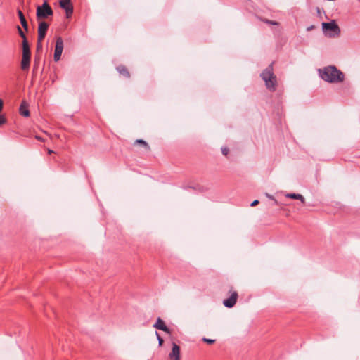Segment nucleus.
Masks as SVG:
<instances>
[{"label": "nucleus", "instance_id": "1", "mask_svg": "<svg viewBox=\"0 0 360 360\" xmlns=\"http://www.w3.org/2000/svg\"><path fill=\"white\" fill-rule=\"evenodd\" d=\"M319 71L321 77L330 83H339L345 79L344 74L335 66L325 67Z\"/></svg>", "mask_w": 360, "mask_h": 360}, {"label": "nucleus", "instance_id": "2", "mask_svg": "<svg viewBox=\"0 0 360 360\" xmlns=\"http://www.w3.org/2000/svg\"><path fill=\"white\" fill-rule=\"evenodd\" d=\"M261 77L265 82V85L269 90L271 91L276 90L277 79L276 75L273 72L272 65H270L262 72Z\"/></svg>", "mask_w": 360, "mask_h": 360}, {"label": "nucleus", "instance_id": "3", "mask_svg": "<svg viewBox=\"0 0 360 360\" xmlns=\"http://www.w3.org/2000/svg\"><path fill=\"white\" fill-rule=\"evenodd\" d=\"M30 49L28 42L22 43V56L21 60V68L27 70L30 68Z\"/></svg>", "mask_w": 360, "mask_h": 360}, {"label": "nucleus", "instance_id": "4", "mask_svg": "<svg viewBox=\"0 0 360 360\" xmlns=\"http://www.w3.org/2000/svg\"><path fill=\"white\" fill-rule=\"evenodd\" d=\"M53 15V10L49 5L47 1H45L42 6H39L37 8V17L38 20L46 18L48 16Z\"/></svg>", "mask_w": 360, "mask_h": 360}, {"label": "nucleus", "instance_id": "5", "mask_svg": "<svg viewBox=\"0 0 360 360\" xmlns=\"http://www.w3.org/2000/svg\"><path fill=\"white\" fill-rule=\"evenodd\" d=\"M322 27L323 31H330L331 33L328 34L330 37H338L340 34V29L335 21L330 22H323Z\"/></svg>", "mask_w": 360, "mask_h": 360}, {"label": "nucleus", "instance_id": "6", "mask_svg": "<svg viewBox=\"0 0 360 360\" xmlns=\"http://www.w3.org/2000/svg\"><path fill=\"white\" fill-rule=\"evenodd\" d=\"M63 50V41L60 37H57L54 52V60L58 61Z\"/></svg>", "mask_w": 360, "mask_h": 360}, {"label": "nucleus", "instance_id": "7", "mask_svg": "<svg viewBox=\"0 0 360 360\" xmlns=\"http://www.w3.org/2000/svg\"><path fill=\"white\" fill-rule=\"evenodd\" d=\"M49 27V23L45 21H40L39 22L38 37H37V38H39V41L44 40Z\"/></svg>", "mask_w": 360, "mask_h": 360}, {"label": "nucleus", "instance_id": "8", "mask_svg": "<svg viewBox=\"0 0 360 360\" xmlns=\"http://www.w3.org/2000/svg\"><path fill=\"white\" fill-rule=\"evenodd\" d=\"M172 351L168 355L169 360H181L180 347L175 342H172Z\"/></svg>", "mask_w": 360, "mask_h": 360}, {"label": "nucleus", "instance_id": "9", "mask_svg": "<svg viewBox=\"0 0 360 360\" xmlns=\"http://www.w3.org/2000/svg\"><path fill=\"white\" fill-rule=\"evenodd\" d=\"M237 299H238L237 292H236V291L232 292L230 297L224 300L223 302V304L226 307H229V308L233 307L235 305V304L237 301Z\"/></svg>", "mask_w": 360, "mask_h": 360}, {"label": "nucleus", "instance_id": "10", "mask_svg": "<svg viewBox=\"0 0 360 360\" xmlns=\"http://www.w3.org/2000/svg\"><path fill=\"white\" fill-rule=\"evenodd\" d=\"M153 327L157 329L162 330L167 333H169V329L165 326V322L160 318L157 319V321L153 325Z\"/></svg>", "mask_w": 360, "mask_h": 360}, {"label": "nucleus", "instance_id": "11", "mask_svg": "<svg viewBox=\"0 0 360 360\" xmlns=\"http://www.w3.org/2000/svg\"><path fill=\"white\" fill-rule=\"evenodd\" d=\"M20 113L25 117L30 116V111L28 110V104L25 101H22L20 107Z\"/></svg>", "mask_w": 360, "mask_h": 360}, {"label": "nucleus", "instance_id": "12", "mask_svg": "<svg viewBox=\"0 0 360 360\" xmlns=\"http://www.w3.org/2000/svg\"><path fill=\"white\" fill-rule=\"evenodd\" d=\"M286 198L295 199V200H299L301 201L302 204H305L306 200L305 198L301 194H296V193H286L285 195Z\"/></svg>", "mask_w": 360, "mask_h": 360}, {"label": "nucleus", "instance_id": "13", "mask_svg": "<svg viewBox=\"0 0 360 360\" xmlns=\"http://www.w3.org/2000/svg\"><path fill=\"white\" fill-rule=\"evenodd\" d=\"M18 15L19 16L22 26L23 27V28L25 30H28V24L27 22V20H26L22 12L20 10L18 11Z\"/></svg>", "mask_w": 360, "mask_h": 360}, {"label": "nucleus", "instance_id": "14", "mask_svg": "<svg viewBox=\"0 0 360 360\" xmlns=\"http://www.w3.org/2000/svg\"><path fill=\"white\" fill-rule=\"evenodd\" d=\"M117 70L121 75L126 77L127 78H129L130 77L129 72L124 66L120 65L117 68Z\"/></svg>", "mask_w": 360, "mask_h": 360}, {"label": "nucleus", "instance_id": "15", "mask_svg": "<svg viewBox=\"0 0 360 360\" xmlns=\"http://www.w3.org/2000/svg\"><path fill=\"white\" fill-rule=\"evenodd\" d=\"M71 0H60V6L66 10L70 7H72V6L71 5V3H70Z\"/></svg>", "mask_w": 360, "mask_h": 360}, {"label": "nucleus", "instance_id": "16", "mask_svg": "<svg viewBox=\"0 0 360 360\" xmlns=\"http://www.w3.org/2000/svg\"><path fill=\"white\" fill-rule=\"evenodd\" d=\"M139 144L143 146L145 148H146L148 150H150V147L148 144L142 139H137L134 141V145Z\"/></svg>", "mask_w": 360, "mask_h": 360}, {"label": "nucleus", "instance_id": "17", "mask_svg": "<svg viewBox=\"0 0 360 360\" xmlns=\"http://www.w3.org/2000/svg\"><path fill=\"white\" fill-rule=\"evenodd\" d=\"M17 28H18V31L20 36L22 38V43L28 42L27 37H26L25 33L22 32V29L19 26H18Z\"/></svg>", "mask_w": 360, "mask_h": 360}, {"label": "nucleus", "instance_id": "18", "mask_svg": "<svg viewBox=\"0 0 360 360\" xmlns=\"http://www.w3.org/2000/svg\"><path fill=\"white\" fill-rule=\"evenodd\" d=\"M202 341L204 342H206V343L210 344V345L213 344V343L215 342V340H214V339H209V338H202Z\"/></svg>", "mask_w": 360, "mask_h": 360}, {"label": "nucleus", "instance_id": "19", "mask_svg": "<svg viewBox=\"0 0 360 360\" xmlns=\"http://www.w3.org/2000/svg\"><path fill=\"white\" fill-rule=\"evenodd\" d=\"M65 11H66V16H67V18H70L72 15V12H73L72 6L69 8H68V9H66Z\"/></svg>", "mask_w": 360, "mask_h": 360}, {"label": "nucleus", "instance_id": "20", "mask_svg": "<svg viewBox=\"0 0 360 360\" xmlns=\"http://www.w3.org/2000/svg\"><path fill=\"white\" fill-rule=\"evenodd\" d=\"M264 22H265L267 24L273 25H278V22L270 20H267V19L264 20Z\"/></svg>", "mask_w": 360, "mask_h": 360}, {"label": "nucleus", "instance_id": "21", "mask_svg": "<svg viewBox=\"0 0 360 360\" xmlns=\"http://www.w3.org/2000/svg\"><path fill=\"white\" fill-rule=\"evenodd\" d=\"M155 335H156L157 338H158V340L159 345H160V346H162V344H163V342H164V341H163V339L160 336V335H159V333H157V332H156V333H155Z\"/></svg>", "mask_w": 360, "mask_h": 360}, {"label": "nucleus", "instance_id": "22", "mask_svg": "<svg viewBox=\"0 0 360 360\" xmlns=\"http://www.w3.org/2000/svg\"><path fill=\"white\" fill-rule=\"evenodd\" d=\"M42 41L43 40L39 41V38H37V51H39L40 49H41V48H42V44H41Z\"/></svg>", "mask_w": 360, "mask_h": 360}, {"label": "nucleus", "instance_id": "23", "mask_svg": "<svg viewBox=\"0 0 360 360\" xmlns=\"http://www.w3.org/2000/svg\"><path fill=\"white\" fill-rule=\"evenodd\" d=\"M221 152L223 155H227L229 154V150L228 148L224 147L221 148Z\"/></svg>", "mask_w": 360, "mask_h": 360}, {"label": "nucleus", "instance_id": "24", "mask_svg": "<svg viewBox=\"0 0 360 360\" xmlns=\"http://www.w3.org/2000/svg\"><path fill=\"white\" fill-rule=\"evenodd\" d=\"M6 119L4 115H0V126L6 123Z\"/></svg>", "mask_w": 360, "mask_h": 360}, {"label": "nucleus", "instance_id": "25", "mask_svg": "<svg viewBox=\"0 0 360 360\" xmlns=\"http://www.w3.org/2000/svg\"><path fill=\"white\" fill-rule=\"evenodd\" d=\"M259 204V200H255L252 203H251V206L252 207H254V206H256Z\"/></svg>", "mask_w": 360, "mask_h": 360}, {"label": "nucleus", "instance_id": "26", "mask_svg": "<svg viewBox=\"0 0 360 360\" xmlns=\"http://www.w3.org/2000/svg\"><path fill=\"white\" fill-rule=\"evenodd\" d=\"M3 101L0 98V112H1L2 109H3Z\"/></svg>", "mask_w": 360, "mask_h": 360}, {"label": "nucleus", "instance_id": "27", "mask_svg": "<svg viewBox=\"0 0 360 360\" xmlns=\"http://www.w3.org/2000/svg\"><path fill=\"white\" fill-rule=\"evenodd\" d=\"M266 195L269 198L274 200L275 202H276V203H277V201L274 198V197H273L272 195H269V194H268V193H266Z\"/></svg>", "mask_w": 360, "mask_h": 360}, {"label": "nucleus", "instance_id": "28", "mask_svg": "<svg viewBox=\"0 0 360 360\" xmlns=\"http://www.w3.org/2000/svg\"><path fill=\"white\" fill-rule=\"evenodd\" d=\"M47 152H48V153H49V154H51V153H54V152H53L52 150H51V149H48V150H47Z\"/></svg>", "mask_w": 360, "mask_h": 360}, {"label": "nucleus", "instance_id": "29", "mask_svg": "<svg viewBox=\"0 0 360 360\" xmlns=\"http://www.w3.org/2000/svg\"><path fill=\"white\" fill-rule=\"evenodd\" d=\"M36 139L39 140V141H43V139L41 137L37 136H36Z\"/></svg>", "mask_w": 360, "mask_h": 360}]
</instances>
